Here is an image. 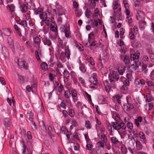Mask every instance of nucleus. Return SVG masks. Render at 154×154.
I'll return each mask as SVG.
<instances>
[{
	"label": "nucleus",
	"instance_id": "obj_30",
	"mask_svg": "<svg viewBox=\"0 0 154 154\" xmlns=\"http://www.w3.org/2000/svg\"><path fill=\"white\" fill-rule=\"evenodd\" d=\"M85 125L87 129H90L92 128L91 123L88 120H87L85 122Z\"/></svg>",
	"mask_w": 154,
	"mask_h": 154
},
{
	"label": "nucleus",
	"instance_id": "obj_9",
	"mask_svg": "<svg viewBox=\"0 0 154 154\" xmlns=\"http://www.w3.org/2000/svg\"><path fill=\"white\" fill-rule=\"evenodd\" d=\"M62 31L64 32L65 36L66 38L70 37L69 36L70 35V31L68 29V26L67 25H65L63 26V28L61 30Z\"/></svg>",
	"mask_w": 154,
	"mask_h": 154
},
{
	"label": "nucleus",
	"instance_id": "obj_64",
	"mask_svg": "<svg viewBox=\"0 0 154 154\" xmlns=\"http://www.w3.org/2000/svg\"><path fill=\"white\" fill-rule=\"evenodd\" d=\"M57 66L58 68H60L63 67L62 63L58 60L57 62Z\"/></svg>",
	"mask_w": 154,
	"mask_h": 154
},
{
	"label": "nucleus",
	"instance_id": "obj_43",
	"mask_svg": "<svg viewBox=\"0 0 154 154\" xmlns=\"http://www.w3.org/2000/svg\"><path fill=\"white\" fill-rule=\"evenodd\" d=\"M153 98L151 97L150 95H147L146 96V102H149L153 100Z\"/></svg>",
	"mask_w": 154,
	"mask_h": 154
},
{
	"label": "nucleus",
	"instance_id": "obj_16",
	"mask_svg": "<svg viewBox=\"0 0 154 154\" xmlns=\"http://www.w3.org/2000/svg\"><path fill=\"white\" fill-rule=\"evenodd\" d=\"M11 121L9 118H6L4 120V124L5 127L8 128L10 127Z\"/></svg>",
	"mask_w": 154,
	"mask_h": 154
},
{
	"label": "nucleus",
	"instance_id": "obj_3",
	"mask_svg": "<svg viewBox=\"0 0 154 154\" xmlns=\"http://www.w3.org/2000/svg\"><path fill=\"white\" fill-rule=\"evenodd\" d=\"M120 58V60L123 61L126 65L128 64L131 60L129 56L124 54L121 55Z\"/></svg>",
	"mask_w": 154,
	"mask_h": 154
},
{
	"label": "nucleus",
	"instance_id": "obj_47",
	"mask_svg": "<svg viewBox=\"0 0 154 154\" xmlns=\"http://www.w3.org/2000/svg\"><path fill=\"white\" fill-rule=\"evenodd\" d=\"M143 14V13L140 11H138L137 14L136 15L137 19V20H139V18L141 17V15Z\"/></svg>",
	"mask_w": 154,
	"mask_h": 154
},
{
	"label": "nucleus",
	"instance_id": "obj_50",
	"mask_svg": "<svg viewBox=\"0 0 154 154\" xmlns=\"http://www.w3.org/2000/svg\"><path fill=\"white\" fill-rule=\"evenodd\" d=\"M20 25L25 28V27H26L27 26V22L25 20L21 21L20 23Z\"/></svg>",
	"mask_w": 154,
	"mask_h": 154
},
{
	"label": "nucleus",
	"instance_id": "obj_26",
	"mask_svg": "<svg viewBox=\"0 0 154 154\" xmlns=\"http://www.w3.org/2000/svg\"><path fill=\"white\" fill-rule=\"evenodd\" d=\"M121 151L122 154H126L127 152V149L125 145H122L121 146Z\"/></svg>",
	"mask_w": 154,
	"mask_h": 154
},
{
	"label": "nucleus",
	"instance_id": "obj_41",
	"mask_svg": "<svg viewBox=\"0 0 154 154\" xmlns=\"http://www.w3.org/2000/svg\"><path fill=\"white\" fill-rule=\"evenodd\" d=\"M93 147V145L91 144H87L86 146V149L89 151L91 150Z\"/></svg>",
	"mask_w": 154,
	"mask_h": 154
},
{
	"label": "nucleus",
	"instance_id": "obj_2",
	"mask_svg": "<svg viewBox=\"0 0 154 154\" xmlns=\"http://www.w3.org/2000/svg\"><path fill=\"white\" fill-rule=\"evenodd\" d=\"M119 74L116 71H112V73H110L109 75V79L111 78L115 81H119Z\"/></svg>",
	"mask_w": 154,
	"mask_h": 154
},
{
	"label": "nucleus",
	"instance_id": "obj_58",
	"mask_svg": "<svg viewBox=\"0 0 154 154\" xmlns=\"http://www.w3.org/2000/svg\"><path fill=\"white\" fill-rule=\"evenodd\" d=\"M62 128L63 129H61V131H62V132L63 133V134H65L66 133H67L68 132V130L64 126H62Z\"/></svg>",
	"mask_w": 154,
	"mask_h": 154
},
{
	"label": "nucleus",
	"instance_id": "obj_18",
	"mask_svg": "<svg viewBox=\"0 0 154 154\" xmlns=\"http://www.w3.org/2000/svg\"><path fill=\"white\" fill-rule=\"evenodd\" d=\"M125 70V67H119L117 69V72L118 73V74L120 75H123Z\"/></svg>",
	"mask_w": 154,
	"mask_h": 154
},
{
	"label": "nucleus",
	"instance_id": "obj_53",
	"mask_svg": "<svg viewBox=\"0 0 154 154\" xmlns=\"http://www.w3.org/2000/svg\"><path fill=\"white\" fill-rule=\"evenodd\" d=\"M79 80L80 83L83 86H85L86 85L85 83V80L83 78L81 77H79Z\"/></svg>",
	"mask_w": 154,
	"mask_h": 154
},
{
	"label": "nucleus",
	"instance_id": "obj_62",
	"mask_svg": "<svg viewBox=\"0 0 154 154\" xmlns=\"http://www.w3.org/2000/svg\"><path fill=\"white\" fill-rule=\"evenodd\" d=\"M71 124L72 126L75 127H77L78 126V125L76 121L74 120L72 121Z\"/></svg>",
	"mask_w": 154,
	"mask_h": 154
},
{
	"label": "nucleus",
	"instance_id": "obj_4",
	"mask_svg": "<svg viewBox=\"0 0 154 154\" xmlns=\"http://www.w3.org/2000/svg\"><path fill=\"white\" fill-rule=\"evenodd\" d=\"M41 20H42L43 21H45V23L48 26H49L52 20L50 19V18L48 17L47 13H45L44 16L42 17V18H41Z\"/></svg>",
	"mask_w": 154,
	"mask_h": 154
},
{
	"label": "nucleus",
	"instance_id": "obj_54",
	"mask_svg": "<svg viewBox=\"0 0 154 154\" xmlns=\"http://www.w3.org/2000/svg\"><path fill=\"white\" fill-rule=\"evenodd\" d=\"M104 143L103 142H102L101 141H99L97 143V144L99 146V147H100L103 148L104 147Z\"/></svg>",
	"mask_w": 154,
	"mask_h": 154
},
{
	"label": "nucleus",
	"instance_id": "obj_14",
	"mask_svg": "<svg viewBox=\"0 0 154 154\" xmlns=\"http://www.w3.org/2000/svg\"><path fill=\"white\" fill-rule=\"evenodd\" d=\"M118 122H112L111 123L112 124V127L116 130L118 131V133L119 134H121V132L119 131V128L120 126L119 125V123H118Z\"/></svg>",
	"mask_w": 154,
	"mask_h": 154
},
{
	"label": "nucleus",
	"instance_id": "obj_34",
	"mask_svg": "<svg viewBox=\"0 0 154 154\" xmlns=\"http://www.w3.org/2000/svg\"><path fill=\"white\" fill-rule=\"evenodd\" d=\"M111 141L112 143L114 144H116L119 142V140L115 137H113L111 138Z\"/></svg>",
	"mask_w": 154,
	"mask_h": 154
},
{
	"label": "nucleus",
	"instance_id": "obj_24",
	"mask_svg": "<svg viewBox=\"0 0 154 154\" xmlns=\"http://www.w3.org/2000/svg\"><path fill=\"white\" fill-rule=\"evenodd\" d=\"M110 82V83L111 87L115 89L116 88V82L117 81H115L114 80L111 79H109Z\"/></svg>",
	"mask_w": 154,
	"mask_h": 154
},
{
	"label": "nucleus",
	"instance_id": "obj_23",
	"mask_svg": "<svg viewBox=\"0 0 154 154\" xmlns=\"http://www.w3.org/2000/svg\"><path fill=\"white\" fill-rule=\"evenodd\" d=\"M92 14V12L91 11V9L89 8H87L86 9L85 12V16L88 18H90V17Z\"/></svg>",
	"mask_w": 154,
	"mask_h": 154
},
{
	"label": "nucleus",
	"instance_id": "obj_49",
	"mask_svg": "<svg viewBox=\"0 0 154 154\" xmlns=\"http://www.w3.org/2000/svg\"><path fill=\"white\" fill-rule=\"evenodd\" d=\"M141 67L142 70L144 71L145 73H146V68L147 67L146 65L142 63V65Z\"/></svg>",
	"mask_w": 154,
	"mask_h": 154
},
{
	"label": "nucleus",
	"instance_id": "obj_57",
	"mask_svg": "<svg viewBox=\"0 0 154 154\" xmlns=\"http://www.w3.org/2000/svg\"><path fill=\"white\" fill-rule=\"evenodd\" d=\"M63 86L62 85H60L58 89V91L60 93H61L63 91Z\"/></svg>",
	"mask_w": 154,
	"mask_h": 154
},
{
	"label": "nucleus",
	"instance_id": "obj_39",
	"mask_svg": "<svg viewBox=\"0 0 154 154\" xmlns=\"http://www.w3.org/2000/svg\"><path fill=\"white\" fill-rule=\"evenodd\" d=\"M50 29L53 32H57V26H54L52 24H51L50 26Z\"/></svg>",
	"mask_w": 154,
	"mask_h": 154
},
{
	"label": "nucleus",
	"instance_id": "obj_63",
	"mask_svg": "<svg viewBox=\"0 0 154 154\" xmlns=\"http://www.w3.org/2000/svg\"><path fill=\"white\" fill-rule=\"evenodd\" d=\"M146 84L149 87H151L154 85V83L151 81H147Z\"/></svg>",
	"mask_w": 154,
	"mask_h": 154
},
{
	"label": "nucleus",
	"instance_id": "obj_52",
	"mask_svg": "<svg viewBox=\"0 0 154 154\" xmlns=\"http://www.w3.org/2000/svg\"><path fill=\"white\" fill-rule=\"evenodd\" d=\"M41 129L42 131H44L46 133V128L44 122H42V125L40 126Z\"/></svg>",
	"mask_w": 154,
	"mask_h": 154
},
{
	"label": "nucleus",
	"instance_id": "obj_10",
	"mask_svg": "<svg viewBox=\"0 0 154 154\" xmlns=\"http://www.w3.org/2000/svg\"><path fill=\"white\" fill-rule=\"evenodd\" d=\"M18 65L20 68L23 67L25 69H27L28 68V66L27 65L26 62L25 61H20L18 63Z\"/></svg>",
	"mask_w": 154,
	"mask_h": 154
},
{
	"label": "nucleus",
	"instance_id": "obj_17",
	"mask_svg": "<svg viewBox=\"0 0 154 154\" xmlns=\"http://www.w3.org/2000/svg\"><path fill=\"white\" fill-rule=\"evenodd\" d=\"M7 8H9V11L12 14L14 13V10L15 9V6L13 4H11L10 5H8L6 7Z\"/></svg>",
	"mask_w": 154,
	"mask_h": 154
},
{
	"label": "nucleus",
	"instance_id": "obj_33",
	"mask_svg": "<svg viewBox=\"0 0 154 154\" xmlns=\"http://www.w3.org/2000/svg\"><path fill=\"white\" fill-rule=\"evenodd\" d=\"M27 117L29 118V120H30L31 122L32 123L33 121V115L32 114V113L30 112L29 113H27L26 114Z\"/></svg>",
	"mask_w": 154,
	"mask_h": 154
},
{
	"label": "nucleus",
	"instance_id": "obj_45",
	"mask_svg": "<svg viewBox=\"0 0 154 154\" xmlns=\"http://www.w3.org/2000/svg\"><path fill=\"white\" fill-rule=\"evenodd\" d=\"M75 14H77V16L78 17H80L82 14V11L78 10V9H76Z\"/></svg>",
	"mask_w": 154,
	"mask_h": 154
},
{
	"label": "nucleus",
	"instance_id": "obj_19",
	"mask_svg": "<svg viewBox=\"0 0 154 154\" xmlns=\"http://www.w3.org/2000/svg\"><path fill=\"white\" fill-rule=\"evenodd\" d=\"M3 30L2 34H4L5 35L7 36H10L11 34V31L9 28H3Z\"/></svg>",
	"mask_w": 154,
	"mask_h": 154
},
{
	"label": "nucleus",
	"instance_id": "obj_22",
	"mask_svg": "<svg viewBox=\"0 0 154 154\" xmlns=\"http://www.w3.org/2000/svg\"><path fill=\"white\" fill-rule=\"evenodd\" d=\"M136 147L137 149L138 150H140L143 148V146L140 141L138 140L135 141Z\"/></svg>",
	"mask_w": 154,
	"mask_h": 154
},
{
	"label": "nucleus",
	"instance_id": "obj_35",
	"mask_svg": "<svg viewBox=\"0 0 154 154\" xmlns=\"http://www.w3.org/2000/svg\"><path fill=\"white\" fill-rule=\"evenodd\" d=\"M119 125H120V127H119V130L121 129H125L126 128V127L125 125V123H123V122H120L119 124Z\"/></svg>",
	"mask_w": 154,
	"mask_h": 154
},
{
	"label": "nucleus",
	"instance_id": "obj_55",
	"mask_svg": "<svg viewBox=\"0 0 154 154\" xmlns=\"http://www.w3.org/2000/svg\"><path fill=\"white\" fill-rule=\"evenodd\" d=\"M127 127L128 128L130 129V130L133 129V126L132 123H131L130 122H129L127 123Z\"/></svg>",
	"mask_w": 154,
	"mask_h": 154
},
{
	"label": "nucleus",
	"instance_id": "obj_1",
	"mask_svg": "<svg viewBox=\"0 0 154 154\" xmlns=\"http://www.w3.org/2000/svg\"><path fill=\"white\" fill-rule=\"evenodd\" d=\"M140 53L137 54H134L131 55V61H133L135 63V67L138 68L139 66H141L142 65V63H141V62H139L138 64V63L139 61V57Z\"/></svg>",
	"mask_w": 154,
	"mask_h": 154
},
{
	"label": "nucleus",
	"instance_id": "obj_21",
	"mask_svg": "<svg viewBox=\"0 0 154 154\" xmlns=\"http://www.w3.org/2000/svg\"><path fill=\"white\" fill-rule=\"evenodd\" d=\"M59 59L63 63L66 61V59L63 52H61L60 54Z\"/></svg>",
	"mask_w": 154,
	"mask_h": 154
},
{
	"label": "nucleus",
	"instance_id": "obj_11",
	"mask_svg": "<svg viewBox=\"0 0 154 154\" xmlns=\"http://www.w3.org/2000/svg\"><path fill=\"white\" fill-rule=\"evenodd\" d=\"M79 69L83 73L85 72L86 71L85 64L82 63L81 60H80L79 62Z\"/></svg>",
	"mask_w": 154,
	"mask_h": 154
},
{
	"label": "nucleus",
	"instance_id": "obj_15",
	"mask_svg": "<svg viewBox=\"0 0 154 154\" xmlns=\"http://www.w3.org/2000/svg\"><path fill=\"white\" fill-rule=\"evenodd\" d=\"M135 83L136 85H142L145 84V82L144 80L143 79H137L135 80Z\"/></svg>",
	"mask_w": 154,
	"mask_h": 154
},
{
	"label": "nucleus",
	"instance_id": "obj_51",
	"mask_svg": "<svg viewBox=\"0 0 154 154\" xmlns=\"http://www.w3.org/2000/svg\"><path fill=\"white\" fill-rule=\"evenodd\" d=\"M113 9L115 10L117 9L118 7V2L116 1H114L113 3Z\"/></svg>",
	"mask_w": 154,
	"mask_h": 154
},
{
	"label": "nucleus",
	"instance_id": "obj_12",
	"mask_svg": "<svg viewBox=\"0 0 154 154\" xmlns=\"http://www.w3.org/2000/svg\"><path fill=\"white\" fill-rule=\"evenodd\" d=\"M14 39L13 37H9L7 38V42L10 46L12 48H14Z\"/></svg>",
	"mask_w": 154,
	"mask_h": 154
},
{
	"label": "nucleus",
	"instance_id": "obj_48",
	"mask_svg": "<svg viewBox=\"0 0 154 154\" xmlns=\"http://www.w3.org/2000/svg\"><path fill=\"white\" fill-rule=\"evenodd\" d=\"M71 94H72V96L73 98L76 97L77 95V92L75 89H73L72 90Z\"/></svg>",
	"mask_w": 154,
	"mask_h": 154
},
{
	"label": "nucleus",
	"instance_id": "obj_59",
	"mask_svg": "<svg viewBox=\"0 0 154 154\" xmlns=\"http://www.w3.org/2000/svg\"><path fill=\"white\" fill-rule=\"evenodd\" d=\"M129 36L130 37V38L131 39H133L134 38V35L133 33V32H132V31H131L129 33Z\"/></svg>",
	"mask_w": 154,
	"mask_h": 154
},
{
	"label": "nucleus",
	"instance_id": "obj_6",
	"mask_svg": "<svg viewBox=\"0 0 154 154\" xmlns=\"http://www.w3.org/2000/svg\"><path fill=\"white\" fill-rule=\"evenodd\" d=\"M65 103H67V105L69 107H72V106L71 102L70 100H63L62 102L60 103V104L59 105L60 107L63 108V109H66V105Z\"/></svg>",
	"mask_w": 154,
	"mask_h": 154
},
{
	"label": "nucleus",
	"instance_id": "obj_32",
	"mask_svg": "<svg viewBox=\"0 0 154 154\" xmlns=\"http://www.w3.org/2000/svg\"><path fill=\"white\" fill-rule=\"evenodd\" d=\"M64 55L66 56L68 60L70 58V51L68 48L66 49Z\"/></svg>",
	"mask_w": 154,
	"mask_h": 154
},
{
	"label": "nucleus",
	"instance_id": "obj_44",
	"mask_svg": "<svg viewBox=\"0 0 154 154\" xmlns=\"http://www.w3.org/2000/svg\"><path fill=\"white\" fill-rule=\"evenodd\" d=\"M146 134L149 136H153L154 135L153 132L150 131V130H148L146 131Z\"/></svg>",
	"mask_w": 154,
	"mask_h": 154
},
{
	"label": "nucleus",
	"instance_id": "obj_13",
	"mask_svg": "<svg viewBox=\"0 0 154 154\" xmlns=\"http://www.w3.org/2000/svg\"><path fill=\"white\" fill-rule=\"evenodd\" d=\"M23 150L22 153L23 154H32V152L31 150H28V149L26 148V146L24 143V142L23 141Z\"/></svg>",
	"mask_w": 154,
	"mask_h": 154
},
{
	"label": "nucleus",
	"instance_id": "obj_61",
	"mask_svg": "<svg viewBox=\"0 0 154 154\" xmlns=\"http://www.w3.org/2000/svg\"><path fill=\"white\" fill-rule=\"evenodd\" d=\"M35 56L36 59L38 60H41L39 57L38 51L37 50L35 51Z\"/></svg>",
	"mask_w": 154,
	"mask_h": 154
},
{
	"label": "nucleus",
	"instance_id": "obj_42",
	"mask_svg": "<svg viewBox=\"0 0 154 154\" xmlns=\"http://www.w3.org/2000/svg\"><path fill=\"white\" fill-rule=\"evenodd\" d=\"M69 116L71 117H73L75 115V112L74 110L72 109H70L69 111Z\"/></svg>",
	"mask_w": 154,
	"mask_h": 154
},
{
	"label": "nucleus",
	"instance_id": "obj_37",
	"mask_svg": "<svg viewBox=\"0 0 154 154\" xmlns=\"http://www.w3.org/2000/svg\"><path fill=\"white\" fill-rule=\"evenodd\" d=\"M101 137L103 141L105 143H106L107 141V139L106 135L104 133H103L101 135Z\"/></svg>",
	"mask_w": 154,
	"mask_h": 154
},
{
	"label": "nucleus",
	"instance_id": "obj_46",
	"mask_svg": "<svg viewBox=\"0 0 154 154\" xmlns=\"http://www.w3.org/2000/svg\"><path fill=\"white\" fill-rule=\"evenodd\" d=\"M139 136L140 138L143 139L144 141H145L146 139L145 135L143 132H140L139 133Z\"/></svg>",
	"mask_w": 154,
	"mask_h": 154
},
{
	"label": "nucleus",
	"instance_id": "obj_7",
	"mask_svg": "<svg viewBox=\"0 0 154 154\" xmlns=\"http://www.w3.org/2000/svg\"><path fill=\"white\" fill-rule=\"evenodd\" d=\"M41 39L38 36H37L34 38L33 42L36 45V48L38 51H39L40 45V44Z\"/></svg>",
	"mask_w": 154,
	"mask_h": 154
},
{
	"label": "nucleus",
	"instance_id": "obj_27",
	"mask_svg": "<svg viewBox=\"0 0 154 154\" xmlns=\"http://www.w3.org/2000/svg\"><path fill=\"white\" fill-rule=\"evenodd\" d=\"M89 1L90 2V5L93 9L96 6V1L95 0H89Z\"/></svg>",
	"mask_w": 154,
	"mask_h": 154
},
{
	"label": "nucleus",
	"instance_id": "obj_25",
	"mask_svg": "<svg viewBox=\"0 0 154 154\" xmlns=\"http://www.w3.org/2000/svg\"><path fill=\"white\" fill-rule=\"evenodd\" d=\"M142 118L141 116H139L137 117V119H135L134 120L135 123L136 125L138 127L139 125V122H140L142 121Z\"/></svg>",
	"mask_w": 154,
	"mask_h": 154
},
{
	"label": "nucleus",
	"instance_id": "obj_20",
	"mask_svg": "<svg viewBox=\"0 0 154 154\" xmlns=\"http://www.w3.org/2000/svg\"><path fill=\"white\" fill-rule=\"evenodd\" d=\"M20 8H21V11L23 13L27 11V7L26 4H21L20 5Z\"/></svg>",
	"mask_w": 154,
	"mask_h": 154
},
{
	"label": "nucleus",
	"instance_id": "obj_8",
	"mask_svg": "<svg viewBox=\"0 0 154 154\" xmlns=\"http://www.w3.org/2000/svg\"><path fill=\"white\" fill-rule=\"evenodd\" d=\"M42 41L45 45H47L48 47H50L53 48L51 47L52 42L50 39L47 37H44L42 38Z\"/></svg>",
	"mask_w": 154,
	"mask_h": 154
},
{
	"label": "nucleus",
	"instance_id": "obj_38",
	"mask_svg": "<svg viewBox=\"0 0 154 154\" xmlns=\"http://www.w3.org/2000/svg\"><path fill=\"white\" fill-rule=\"evenodd\" d=\"M114 114H115V118L114 119L116 121V122H119L121 120L119 115L116 112H115L114 115Z\"/></svg>",
	"mask_w": 154,
	"mask_h": 154
},
{
	"label": "nucleus",
	"instance_id": "obj_29",
	"mask_svg": "<svg viewBox=\"0 0 154 154\" xmlns=\"http://www.w3.org/2000/svg\"><path fill=\"white\" fill-rule=\"evenodd\" d=\"M71 94L70 91L69 90L65 91L64 94L65 98H69Z\"/></svg>",
	"mask_w": 154,
	"mask_h": 154
},
{
	"label": "nucleus",
	"instance_id": "obj_40",
	"mask_svg": "<svg viewBox=\"0 0 154 154\" xmlns=\"http://www.w3.org/2000/svg\"><path fill=\"white\" fill-rule=\"evenodd\" d=\"M29 4H30V5H29L30 9H32V10L35 9V7L33 3H32L31 1H30L29 2Z\"/></svg>",
	"mask_w": 154,
	"mask_h": 154
},
{
	"label": "nucleus",
	"instance_id": "obj_5",
	"mask_svg": "<svg viewBox=\"0 0 154 154\" xmlns=\"http://www.w3.org/2000/svg\"><path fill=\"white\" fill-rule=\"evenodd\" d=\"M34 14L35 15H39V17L40 19L42 18V17L44 16L45 14L43 13V10L41 8L38 7V8L34 10Z\"/></svg>",
	"mask_w": 154,
	"mask_h": 154
},
{
	"label": "nucleus",
	"instance_id": "obj_60",
	"mask_svg": "<svg viewBox=\"0 0 154 154\" xmlns=\"http://www.w3.org/2000/svg\"><path fill=\"white\" fill-rule=\"evenodd\" d=\"M19 80L21 82H23L24 80V77L20 75L19 74L17 75Z\"/></svg>",
	"mask_w": 154,
	"mask_h": 154
},
{
	"label": "nucleus",
	"instance_id": "obj_36",
	"mask_svg": "<svg viewBox=\"0 0 154 154\" xmlns=\"http://www.w3.org/2000/svg\"><path fill=\"white\" fill-rule=\"evenodd\" d=\"M48 134L50 136H53V134L51 133L53 132L52 127L50 125L48 126Z\"/></svg>",
	"mask_w": 154,
	"mask_h": 154
},
{
	"label": "nucleus",
	"instance_id": "obj_31",
	"mask_svg": "<svg viewBox=\"0 0 154 154\" xmlns=\"http://www.w3.org/2000/svg\"><path fill=\"white\" fill-rule=\"evenodd\" d=\"M41 69L44 70L48 69V66L47 64L45 62H43L41 65Z\"/></svg>",
	"mask_w": 154,
	"mask_h": 154
},
{
	"label": "nucleus",
	"instance_id": "obj_28",
	"mask_svg": "<svg viewBox=\"0 0 154 154\" xmlns=\"http://www.w3.org/2000/svg\"><path fill=\"white\" fill-rule=\"evenodd\" d=\"M146 23L145 21H140V23L139 27L141 30H143L146 26Z\"/></svg>",
	"mask_w": 154,
	"mask_h": 154
},
{
	"label": "nucleus",
	"instance_id": "obj_56",
	"mask_svg": "<svg viewBox=\"0 0 154 154\" xmlns=\"http://www.w3.org/2000/svg\"><path fill=\"white\" fill-rule=\"evenodd\" d=\"M27 137L28 139L31 140L32 138V136L31 132L30 131H28L27 133Z\"/></svg>",
	"mask_w": 154,
	"mask_h": 154
}]
</instances>
